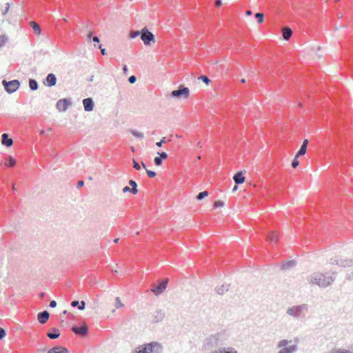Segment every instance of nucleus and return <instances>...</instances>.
<instances>
[{
  "label": "nucleus",
  "mask_w": 353,
  "mask_h": 353,
  "mask_svg": "<svg viewBox=\"0 0 353 353\" xmlns=\"http://www.w3.org/2000/svg\"><path fill=\"white\" fill-rule=\"evenodd\" d=\"M142 165L145 169H146V165L143 162H142Z\"/></svg>",
  "instance_id": "774afa93"
},
{
  "label": "nucleus",
  "mask_w": 353,
  "mask_h": 353,
  "mask_svg": "<svg viewBox=\"0 0 353 353\" xmlns=\"http://www.w3.org/2000/svg\"><path fill=\"white\" fill-rule=\"evenodd\" d=\"M57 77L54 74L49 73L43 79V83L46 86L52 87L57 83Z\"/></svg>",
  "instance_id": "9b49d317"
},
{
  "label": "nucleus",
  "mask_w": 353,
  "mask_h": 353,
  "mask_svg": "<svg viewBox=\"0 0 353 353\" xmlns=\"http://www.w3.org/2000/svg\"><path fill=\"white\" fill-rule=\"evenodd\" d=\"M238 188V185L235 184L234 187L232 189V192H235Z\"/></svg>",
  "instance_id": "e2e57ef3"
},
{
  "label": "nucleus",
  "mask_w": 353,
  "mask_h": 353,
  "mask_svg": "<svg viewBox=\"0 0 353 353\" xmlns=\"http://www.w3.org/2000/svg\"><path fill=\"white\" fill-rule=\"evenodd\" d=\"M6 336V330L0 327V341L2 340Z\"/></svg>",
  "instance_id": "ea45409f"
},
{
  "label": "nucleus",
  "mask_w": 353,
  "mask_h": 353,
  "mask_svg": "<svg viewBox=\"0 0 353 353\" xmlns=\"http://www.w3.org/2000/svg\"><path fill=\"white\" fill-rule=\"evenodd\" d=\"M123 72L124 74H128V68L127 66V65H124L123 66Z\"/></svg>",
  "instance_id": "bf43d9fd"
},
{
  "label": "nucleus",
  "mask_w": 353,
  "mask_h": 353,
  "mask_svg": "<svg viewBox=\"0 0 353 353\" xmlns=\"http://www.w3.org/2000/svg\"><path fill=\"white\" fill-rule=\"evenodd\" d=\"M330 263L332 264H336L340 267L349 268V267H351L353 265V259H331Z\"/></svg>",
  "instance_id": "1a4fd4ad"
},
{
  "label": "nucleus",
  "mask_w": 353,
  "mask_h": 353,
  "mask_svg": "<svg viewBox=\"0 0 353 353\" xmlns=\"http://www.w3.org/2000/svg\"><path fill=\"white\" fill-rule=\"evenodd\" d=\"M30 24L36 34L39 35L41 33V29L38 23L31 21Z\"/></svg>",
  "instance_id": "a878e982"
},
{
  "label": "nucleus",
  "mask_w": 353,
  "mask_h": 353,
  "mask_svg": "<svg viewBox=\"0 0 353 353\" xmlns=\"http://www.w3.org/2000/svg\"><path fill=\"white\" fill-rule=\"evenodd\" d=\"M1 143L6 147H10L13 144V141L9 137L8 134L3 133L1 135Z\"/></svg>",
  "instance_id": "f3484780"
},
{
  "label": "nucleus",
  "mask_w": 353,
  "mask_h": 353,
  "mask_svg": "<svg viewBox=\"0 0 353 353\" xmlns=\"http://www.w3.org/2000/svg\"><path fill=\"white\" fill-rule=\"evenodd\" d=\"M165 137H163L160 141L156 143V145L159 148L161 147L163 143H165Z\"/></svg>",
  "instance_id": "a18cd8bd"
},
{
  "label": "nucleus",
  "mask_w": 353,
  "mask_h": 353,
  "mask_svg": "<svg viewBox=\"0 0 353 353\" xmlns=\"http://www.w3.org/2000/svg\"><path fill=\"white\" fill-rule=\"evenodd\" d=\"M123 192V193H125V192H130V188L128 187V186H125L123 190H122Z\"/></svg>",
  "instance_id": "4d7b16f0"
},
{
  "label": "nucleus",
  "mask_w": 353,
  "mask_h": 353,
  "mask_svg": "<svg viewBox=\"0 0 353 353\" xmlns=\"http://www.w3.org/2000/svg\"><path fill=\"white\" fill-rule=\"evenodd\" d=\"M50 318V314L47 310L39 312L37 314V320L41 324H45Z\"/></svg>",
  "instance_id": "4468645a"
},
{
  "label": "nucleus",
  "mask_w": 353,
  "mask_h": 353,
  "mask_svg": "<svg viewBox=\"0 0 353 353\" xmlns=\"http://www.w3.org/2000/svg\"><path fill=\"white\" fill-rule=\"evenodd\" d=\"M99 48L101 50V52L103 55H105L106 54V51H105V49L103 48L102 45L100 44L99 46Z\"/></svg>",
  "instance_id": "5fc2aeb1"
},
{
  "label": "nucleus",
  "mask_w": 353,
  "mask_h": 353,
  "mask_svg": "<svg viewBox=\"0 0 353 353\" xmlns=\"http://www.w3.org/2000/svg\"><path fill=\"white\" fill-rule=\"evenodd\" d=\"M307 310V305L306 304H301L294 305L288 308L286 313L295 318H301L303 311Z\"/></svg>",
  "instance_id": "7ed1b4c3"
},
{
  "label": "nucleus",
  "mask_w": 353,
  "mask_h": 353,
  "mask_svg": "<svg viewBox=\"0 0 353 353\" xmlns=\"http://www.w3.org/2000/svg\"><path fill=\"white\" fill-rule=\"evenodd\" d=\"M85 307V302L84 301H81V302H79V309L80 310H83Z\"/></svg>",
  "instance_id": "49530a36"
},
{
  "label": "nucleus",
  "mask_w": 353,
  "mask_h": 353,
  "mask_svg": "<svg viewBox=\"0 0 353 353\" xmlns=\"http://www.w3.org/2000/svg\"><path fill=\"white\" fill-rule=\"evenodd\" d=\"M6 5V8H5V11H3L2 13L3 15H5L8 12V10L10 8V4L8 3H7Z\"/></svg>",
  "instance_id": "13d9d810"
},
{
  "label": "nucleus",
  "mask_w": 353,
  "mask_h": 353,
  "mask_svg": "<svg viewBox=\"0 0 353 353\" xmlns=\"http://www.w3.org/2000/svg\"><path fill=\"white\" fill-rule=\"evenodd\" d=\"M335 353H353L349 350L345 349H338L335 350Z\"/></svg>",
  "instance_id": "c03bdc74"
},
{
  "label": "nucleus",
  "mask_w": 353,
  "mask_h": 353,
  "mask_svg": "<svg viewBox=\"0 0 353 353\" xmlns=\"http://www.w3.org/2000/svg\"><path fill=\"white\" fill-rule=\"evenodd\" d=\"M299 157H297L296 154L295 155L294 159L292 161V168H296L299 165V161L298 159Z\"/></svg>",
  "instance_id": "f704fd0d"
},
{
  "label": "nucleus",
  "mask_w": 353,
  "mask_h": 353,
  "mask_svg": "<svg viewBox=\"0 0 353 353\" xmlns=\"http://www.w3.org/2000/svg\"><path fill=\"white\" fill-rule=\"evenodd\" d=\"M2 85H3L5 90L8 94H12V93H14L15 91H17V89L19 88L20 82L17 79H14V80H11V81H8L3 79L2 81Z\"/></svg>",
  "instance_id": "423d86ee"
},
{
  "label": "nucleus",
  "mask_w": 353,
  "mask_h": 353,
  "mask_svg": "<svg viewBox=\"0 0 353 353\" xmlns=\"http://www.w3.org/2000/svg\"><path fill=\"white\" fill-rule=\"evenodd\" d=\"M230 285H222L216 288V293L220 295H223L225 292H228L229 290Z\"/></svg>",
  "instance_id": "bb28decb"
},
{
  "label": "nucleus",
  "mask_w": 353,
  "mask_h": 353,
  "mask_svg": "<svg viewBox=\"0 0 353 353\" xmlns=\"http://www.w3.org/2000/svg\"><path fill=\"white\" fill-rule=\"evenodd\" d=\"M93 79H94V76L92 75V76L90 77V78L88 80V81H92Z\"/></svg>",
  "instance_id": "0e129e2a"
},
{
  "label": "nucleus",
  "mask_w": 353,
  "mask_h": 353,
  "mask_svg": "<svg viewBox=\"0 0 353 353\" xmlns=\"http://www.w3.org/2000/svg\"><path fill=\"white\" fill-rule=\"evenodd\" d=\"M190 96V90L188 87L183 85L179 86L178 89L171 92L170 97L174 99L185 98L187 99Z\"/></svg>",
  "instance_id": "20e7f679"
},
{
  "label": "nucleus",
  "mask_w": 353,
  "mask_h": 353,
  "mask_svg": "<svg viewBox=\"0 0 353 353\" xmlns=\"http://www.w3.org/2000/svg\"><path fill=\"white\" fill-rule=\"evenodd\" d=\"M16 164V160L11 156L7 157V159H6V161H5V165L7 166V167H13Z\"/></svg>",
  "instance_id": "cd10ccee"
},
{
  "label": "nucleus",
  "mask_w": 353,
  "mask_h": 353,
  "mask_svg": "<svg viewBox=\"0 0 353 353\" xmlns=\"http://www.w3.org/2000/svg\"><path fill=\"white\" fill-rule=\"evenodd\" d=\"M57 301L54 300H52L50 302L49 306L52 308H54L57 306Z\"/></svg>",
  "instance_id": "3c124183"
},
{
  "label": "nucleus",
  "mask_w": 353,
  "mask_h": 353,
  "mask_svg": "<svg viewBox=\"0 0 353 353\" xmlns=\"http://www.w3.org/2000/svg\"><path fill=\"white\" fill-rule=\"evenodd\" d=\"M140 37L145 46H150L152 43L155 42L154 34L152 32H150L146 27H144L141 30Z\"/></svg>",
  "instance_id": "39448f33"
},
{
  "label": "nucleus",
  "mask_w": 353,
  "mask_h": 353,
  "mask_svg": "<svg viewBox=\"0 0 353 353\" xmlns=\"http://www.w3.org/2000/svg\"><path fill=\"white\" fill-rule=\"evenodd\" d=\"M8 37L5 34L0 36V48L3 47L8 41Z\"/></svg>",
  "instance_id": "72a5a7b5"
},
{
  "label": "nucleus",
  "mask_w": 353,
  "mask_h": 353,
  "mask_svg": "<svg viewBox=\"0 0 353 353\" xmlns=\"http://www.w3.org/2000/svg\"><path fill=\"white\" fill-rule=\"evenodd\" d=\"M233 180L236 185L243 183L245 181V177L243 176V171L237 172L233 176Z\"/></svg>",
  "instance_id": "a211bd4d"
},
{
  "label": "nucleus",
  "mask_w": 353,
  "mask_h": 353,
  "mask_svg": "<svg viewBox=\"0 0 353 353\" xmlns=\"http://www.w3.org/2000/svg\"><path fill=\"white\" fill-rule=\"evenodd\" d=\"M146 173H147V175L150 178H154L157 175V173L154 171L147 170V169H146Z\"/></svg>",
  "instance_id": "4c0bfd02"
},
{
  "label": "nucleus",
  "mask_w": 353,
  "mask_h": 353,
  "mask_svg": "<svg viewBox=\"0 0 353 353\" xmlns=\"http://www.w3.org/2000/svg\"><path fill=\"white\" fill-rule=\"evenodd\" d=\"M130 132L132 136L140 139H143L144 137L142 132H140L136 130H130Z\"/></svg>",
  "instance_id": "c85d7f7f"
},
{
  "label": "nucleus",
  "mask_w": 353,
  "mask_h": 353,
  "mask_svg": "<svg viewBox=\"0 0 353 353\" xmlns=\"http://www.w3.org/2000/svg\"><path fill=\"white\" fill-rule=\"evenodd\" d=\"M45 295H46L45 292H41V293L39 294V296H40L41 299H43V298H44V296H45Z\"/></svg>",
  "instance_id": "680f3d73"
},
{
  "label": "nucleus",
  "mask_w": 353,
  "mask_h": 353,
  "mask_svg": "<svg viewBox=\"0 0 353 353\" xmlns=\"http://www.w3.org/2000/svg\"><path fill=\"white\" fill-rule=\"evenodd\" d=\"M245 14H246V15H248V16H251V15H252V11H251V10H247V11L245 12Z\"/></svg>",
  "instance_id": "052dcab7"
},
{
  "label": "nucleus",
  "mask_w": 353,
  "mask_h": 353,
  "mask_svg": "<svg viewBox=\"0 0 353 353\" xmlns=\"http://www.w3.org/2000/svg\"><path fill=\"white\" fill-rule=\"evenodd\" d=\"M346 279L349 281L353 280V271L346 274Z\"/></svg>",
  "instance_id": "8fccbe9b"
},
{
  "label": "nucleus",
  "mask_w": 353,
  "mask_h": 353,
  "mask_svg": "<svg viewBox=\"0 0 353 353\" xmlns=\"http://www.w3.org/2000/svg\"><path fill=\"white\" fill-rule=\"evenodd\" d=\"M119 238H117V239H114V241H114V243H118V242H119Z\"/></svg>",
  "instance_id": "69168bd1"
},
{
  "label": "nucleus",
  "mask_w": 353,
  "mask_h": 353,
  "mask_svg": "<svg viewBox=\"0 0 353 353\" xmlns=\"http://www.w3.org/2000/svg\"><path fill=\"white\" fill-rule=\"evenodd\" d=\"M47 336L50 339H56L60 336L59 330L56 327H52L50 331L47 333Z\"/></svg>",
  "instance_id": "4be33fe9"
},
{
  "label": "nucleus",
  "mask_w": 353,
  "mask_h": 353,
  "mask_svg": "<svg viewBox=\"0 0 353 353\" xmlns=\"http://www.w3.org/2000/svg\"><path fill=\"white\" fill-rule=\"evenodd\" d=\"M29 87L30 90L35 91L39 88V83L34 79H29Z\"/></svg>",
  "instance_id": "393cba45"
},
{
  "label": "nucleus",
  "mask_w": 353,
  "mask_h": 353,
  "mask_svg": "<svg viewBox=\"0 0 353 353\" xmlns=\"http://www.w3.org/2000/svg\"><path fill=\"white\" fill-rule=\"evenodd\" d=\"M207 196H208V192L207 191H203L199 192L196 198L198 201H201Z\"/></svg>",
  "instance_id": "7c9ffc66"
},
{
  "label": "nucleus",
  "mask_w": 353,
  "mask_h": 353,
  "mask_svg": "<svg viewBox=\"0 0 353 353\" xmlns=\"http://www.w3.org/2000/svg\"><path fill=\"white\" fill-rule=\"evenodd\" d=\"M48 353H69V351L66 347L58 345L50 349Z\"/></svg>",
  "instance_id": "aec40b11"
},
{
  "label": "nucleus",
  "mask_w": 353,
  "mask_h": 353,
  "mask_svg": "<svg viewBox=\"0 0 353 353\" xmlns=\"http://www.w3.org/2000/svg\"><path fill=\"white\" fill-rule=\"evenodd\" d=\"M130 192L133 194H136L138 192L137 186L130 188Z\"/></svg>",
  "instance_id": "09e8293b"
},
{
  "label": "nucleus",
  "mask_w": 353,
  "mask_h": 353,
  "mask_svg": "<svg viewBox=\"0 0 353 353\" xmlns=\"http://www.w3.org/2000/svg\"><path fill=\"white\" fill-rule=\"evenodd\" d=\"M259 23H261L264 19V14L261 12H256L254 15Z\"/></svg>",
  "instance_id": "2f4dec72"
},
{
  "label": "nucleus",
  "mask_w": 353,
  "mask_h": 353,
  "mask_svg": "<svg viewBox=\"0 0 353 353\" xmlns=\"http://www.w3.org/2000/svg\"><path fill=\"white\" fill-rule=\"evenodd\" d=\"M292 34V30L288 27H285L283 29L282 37L284 40H288Z\"/></svg>",
  "instance_id": "b1692460"
},
{
  "label": "nucleus",
  "mask_w": 353,
  "mask_h": 353,
  "mask_svg": "<svg viewBox=\"0 0 353 353\" xmlns=\"http://www.w3.org/2000/svg\"><path fill=\"white\" fill-rule=\"evenodd\" d=\"M115 306L117 308H119L123 306V303L121 302L120 299L119 297L116 298Z\"/></svg>",
  "instance_id": "a19ab883"
},
{
  "label": "nucleus",
  "mask_w": 353,
  "mask_h": 353,
  "mask_svg": "<svg viewBox=\"0 0 353 353\" xmlns=\"http://www.w3.org/2000/svg\"><path fill=\"white\" fill-rule=\"evenodd\" d=\"M298 350L296 344L288 345L286 347L281 348L277 353H295Z\"/></svg>",
  "instance_id": "2eb2a0df"
},
{
  "label": "nucleus",
  "mask_w": 353,
  "mask_h": 353,
  "mask_svg": "<svg viewBox=\"0 0 353 353\" xmlns=\"http://www.w3.org/2000/svg\"><path fill=\"white\" fill-rule=\"evenodd\" d=\"M290 342V341H288L287 339H282L278 343L277 347H279V348L286 347L288 346Z\"/></svg>",
  "instance_id": "c756f323"
},
{
  "label": "nucleus",
  "mask_w": 353,
  "mask_h": 353,
  "mask_svg": "<svg viewBox=\"0 0 353 353\" xmlns=\"http://www.w3.org/2000/svg\"><path fill=\"white\" fill-rule=\"evenodd\" d=\"M215 6L216 7H221L222 6V1L221 0H216L215 1Z\"/></svg>",
  "instance_id": "6e6d98bb"
},
{
  "label": "nucleus",
  "mask_w": 353,
  "mask_h": 353,
  "mask_svg": "<svg viewBox=\"0 0 353 353\" xmlns=\"http://www.w3.org/2000/svg\"><path fill=\"white\" fill-rule=\"evenodd\" d=\"M88 39H92V41L94 42V43H99L100 41V39L98 37L95 36V37H92V32H90L88 34Z\"/></svg>",
  "instance_id": "e433bc0d"
},
{
  "label": "nucleus",
  "mask_w": 353,
  "mask_h": 353,
  "mask_svg": "<svg viewBox=\"0 0 353 353\" xmlns=\"http://www.w3.org/2000/svg\"><path fill=\"white\" fill-rule=\"evenodd\" d=\"M72 331L79 336H85L89 332L88 327L86 325H82L81 327L73 325L72 327Z\"/></svg>",
  "instance_id": "9d476101"
},
{
  "label": "nucleus",
  "mask_w": 353,
  "mask_h": 353,
  "mask_svg": "<svg viewBox=\"0 0 353 353\" xmlns=\"http://www.w3.org/2000/svg\"><path fill=\"white\" fill-rule=\"evenodd\" d=\"M133 163V168L137 170H139L141 169V166L139 163L134 159L132 160Z\"/></svg>",
  "instance_id": "79ce46f5"
},
{
  "label": "nucleus",
  "mask_w": 353,
  "mask_h": 353,
  "mask_svg": "<svg viewBox=\"0 0 353 353\" xmlns=\"http://www.w3.org/2000/svg\"><path fill=\"white\" fill-rule=\"evenodd\" d=\"M128 81L130 83L133 84L137 81V77L135 75H132L128 78Z\"/></svg>",
  "instance_id": "37998d69"
},
{
  "label": "nucleus",
  "mask_w": 353,
  "mask_h": 353,
  "mask_svg": "<svg viewBox=\"0 0 353 353\" xmlns=\"http://www.w3.org/2000/svg\"><path fill=\"white\" fill-rule=\"evenodd\" d=\"M84 185V181L82 180H80L77 182V188H82Z\"/></svg>",
  "instance_id": "603ef678"
},
{
  "label": "nucleus",
  "mask_w": 353,
  "mask_h": 353,
  "mask_svg": "<svg viewBox=\"0 0 353 353\" xmlns=\"http://www.w3.org/2000/svg\"><path fill=\"white\" fill-rule=\"evenodd\" d=\"M71 105L72 100L70 98L61 99L56 103L57 108L61 112L66 111Z\"/></svg>",
  "instance_id": "6e6552de"
},
{
  "label": "nucleus",
  "mask_w": 353,
  "mask_h": 353,
  "mask_svg": "<svg viewBox=\"0 0 353 353\" xmlns=\"http://www.w3.org/2000/svg\"><path fill=\"white\" fill-rule=\"evenodd\" d=\"M129 185L131 186V188L137 186V182L132 179L129 181Z\"/></svg>",
  "instance_id": "864d4df0"
},
{
  "label": "nucleus",
  "mask_w": 353,
  "mask_h": 353,
  "mask_svg": "<svg viewBox=\"0 0 353 353\" xmlns=\"http://www.w3.org/2000/svg\"><path fill=\"white\" fill-rule=\"evenodd\" d=\"M163 347L160 343L152 341L137 347L131 353H161Z\"/></svg>",
  "instance_id": "f03ea898"
},
{
  "label": "nucleus",
  "mask_w": 353,
  "mask_h": 353,
  "mask_svg": "<svg viewBox=\"0 0 353 353\" xmlns=\"http://www.w3.org/2000/svg\"><path fill=\"white\" fill-rule=\"evenodd\" d=\"M165 317V312L162 310H158L153 316V321L159 323L163 321Z\"/></svg>",
  "instance_id": "6ab92c4d"
},
{
  "label": "nucleus",
  "mask_w": 353,
  "mask_h": 353,
  "mask_svg": "<svg viewBox=\"0 0 353 353\" xmlns=\"http://www.w3.org/2000/svg\"><path fill=\"white\" fill-rule=\"evenodd\" d=\"M140 35H141V30H139H139H137V31L132 30L129 33V37L130 39H134Z\"/></svg>",
  "instance_id": "473e14b6"
},
{
  "label": "nucleus",
  "mask_w": 353,
  "mask_h": 353,
  "mask_svg": "<svg viewBox=\"0 0 353 353\" xmlns=\"http://www.w3.org/2000/svg\"><path fill=\"white\" fill-rule=\"evenodd\" d=\"M295 265H296V261L294 260L283 261L282 266H281V269L283 270H289L290 269H291L292 268L295 266Z\"/></svg>",
  "instance_id": "5701e85b"
},
{
  "label": "nucleus",
  "mask_w": 353,
  "mask_h": 353,
  "mask_svg": "<svg viewBox=\"0 0 353 353\" xmlns=\"http://www.w3.org/2000/svg\"><path fill=\"white\" fill-rule=\"evenodd\" d=\"M335 279V277L325 276L319 272H314L310 275L307 281L312 284L319 285V287L326 288L331 285Z\"/></svg>",
  "instance_id": "f257e3e1"
},
{
  "label": "nucleus",
  "mask_w": 353,
  "mask_h": 353,
  "mask_svg": "<svg viewBox=\"0 0 353 353\" xmlns=\"http://www.w3.org/2000/svg\"><path fill=\"white\" fill-rule=\"evenodd\" d=\"M158 157H154V163L157 166H161L163 161L168 158V154L165 152H158Z\"/></svg>",
  "instance_id": "ddd939ff"
},
{
  "label": "nucleus",
  "mask_w": 353,
  "mask_h": 353,
  "mask_svg": "<svg viewBox=\"0 0 353 353\" xmlns=\"http://www.w3.org/2000/svg\"><path fill=\"white\" fill-rule=\"evenodd\" d=\"M83 105L84 108V110L86 112L92 111L94 107V102L93 99L91 97H88L83 99Z\"/></svg>",
  "instance_id": "f8f14e48"
},
{
  "label": "nucleus",
  "mask_w": 353,
  "mask_h": 353,
  "mask_svg": "<svg viewBox=\"0 0 353 353\" xmlns=\"http://www.w3.org/2000/svg\"><path fill=\"white\" fill-rule=\"evenodd\" d=\"M168 283V279H163L158 284H153L151 290L154 294L159 296L166 289Z\"/></svg>",
  "instance_id": "0eeeda50"
},
{
  "label": "nucleus",
  "mask_w": 353,
  "mask_h": 353,
  "mask_svg": "<svg viewBox=\"0 0 353 353\" xmlns=\"http://www.w3.org/2000/svg\"><path fill=\"white\" fill-rule=\"evenodd\" d=\"M266 239L270 243L274 244L277 243L279 236L274 231H270L266 235Z\"/></svg>",
  "instance_id": "dca6fc26"
},
{
  "label": "nucleus",
  "mask_w": 353,
  "mask_h": 353,
  "mask_svg": "<svg viewBox=\"0 0 353 353\" xmlns=\"http://www.w3.org/2000/svg\"><path fill=\"white\" fill-rule=\"evenodd\" d=\"M67 312H68L67 310H63L61 314H66Z\"/></svg>",
  "instance_id": "338daca9"
},
{
  "label": "nucleus",
  "mask_w": 353,
  "mask_h": 353,
  "mask_svg": "<svg viewBox=\"0 0 353 353\" xmlns=\"http://www.w3.org/2000/svg\"><path fill=\"white\" fill-rule=\"evenodd\" d=\"M224 205V203L221 201V200H218V201H216L214 203V206L215 208H220V207H223Z\"/></svg>",
  "instance_id": "58836bf2"
},
{
  "label": "nucleus",
  "mask_w": 353,
  "mask_h": 353,
  "mask_svg": "<svg viewBox=\"0 0 353 353\" xmlns=\"http://www.w3.org/2000/svg\"><path fill=\"white\" fill-rule=\"evenodd\" d=\"M307 144H308V140L304 139V141L302 143V145H301V148L296 152L297 157L303 156L306 153Z\"/></svg>",
  "instance_id": "412c9836"
},
{
  "label": "nucleus",
  "mask_w": 353,
  "mask_h": 353,
  "mask_svg": "<svg viewBox=\"0 0 353 353\" xmlns=\"http://www.w3.org/2000/svg\"><path fill=\"white\" fill-rule=\"evenodd\" d=\"M199 79L201 80L203 83L208 85L210 82V79L205 75H201L199 77Z\"/></svg>",
  "instance_id": "c9c22d12"
},
{
  "label": "nucleus",
  "mask_w": 353,
  "mask_h": 353,
  "mask_svg": "<svg viewBox=\"0 0 353 353\" xmlns=\"http://www.w3.org/2000/svg\"><path fill=\"white\" fill-rule=\"evenodd\" d=\"M79 301L77 300H74L71 302V306L73 307H79Z\"/></svg>",
  "instance_id": "de8ad7c7"
}]
</instances>
